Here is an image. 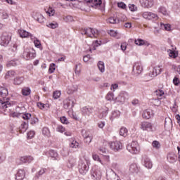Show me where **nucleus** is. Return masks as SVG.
Listing matches in <instances>:
<instances>
[{
	"mask_svg": "<svg viewBox=\"0 0 180 180\" xmlns=\"http://www.w3.org/2000/svg\"><path fill=\"white\" fill-rule=\"evenodd\" d=\"M161 29H163V30H167V32H171V25L169 24H160Z\"/></svg>",
	"mask_w": 180,
	"mask_h": 180,
	"instance_id": "obj_38",
	"label": "nucleus"
},
{
	"mask_svg": "<svg viewBox=\"0 0 180 180\" xmlns=\"http://www.w3.org/2000/svg\"><path fill=\"white\" fill-rule=\"evenodd\" d=\"M115 98V94L112 92H108L107 95L105 96L106 101H113Z\"/></svg>",
	"mask_w": 180,
	"mask_h": 180,
	"instance_id": "obj_46",
	"label": "nucleus"
},
{
	"mask_svg": "<svg viewBox=\"0 0 180 180\" xmlns=\"http://www.w3.org/2000/svg\"><path fill=\"white\" fill-rule=\"evenodd\" d=\"M79 147V143H78L75 140H72L70 144V148H78Z\"/></svg>",
	"mask_w": 180,
	"mask_h": 180,
	"instance_id": "obj_43",
	"label": "nucleus"
},
{
	"mask_svg": "<svg viewBox=\"0 0 180 180\" xmlns=\"http://www.w3.org/2000/svg\"><path fill=\"white\" fill-rule=\"evenodd\" d=\"M129 8L131 11V12H136V11H137V6L134 4H129Z\"/></svg>",
	"mask_w": 180,
	"mask_h": 180,
	"instance_id": "obj_59",
	"label": "nucleus"
},
{
	"mask_svg": "<svg viewBox=\"0 0 180 180\" xmlns=\"http://www.w3.org/2000/svg\"><path fill=\"white\" fill-rule=\"evenodd\" d=\"M63 106L65 109H68L70 106L72 108L74 106V101L71 100L70 98H68L63 101Z\"/></svg>",
	"mask_w": 180,
	"mask_h": 180,
	"instance_id": "obj_23",
	"label": "nucleus"
},
{
	"mask_svg": "<svg viewBox=\"0 0 180 180\" xmlns=\"http://www.w3.org/2000/svg\"><path fill=\"white\" fill-rule=\"evenodd\" d=\"M142 16L146 20H158V15L153 12L145 11L142 13Z\"/></svg>",
	"mask_w": 180,
	"mask_h": 180,
	"instance_id": "obj_10",
	"label": "nucleus"
},
{
	"mask_svg": "<svg viewBox=\"0 0 180 180\" xmlns=\"http://www.w3.org/2000/svg\"><path fill=\"white\" fill-rule=\"evenodd\" d=\"M34 44L35 47H37V49H40V46H41V43L37 39L34 40Z\"/></svg>",
	"mask_w": 180,
	"mask_h": 180,
	"instance_id": "obj_62",
	"label": "nucleus"
},
{
	"mask_svg": "<svg viewBox=\"0 0 180 180\" xmlns=\"http://www.w3.org/2000/svg\"><path fill=\"white\" fill-rule=\"evenodd\" d=\"M158 11L160 13H162V15H164L165 16H167L168 15V11H167V8L164 6H160Z\"/></svg>",
	"mask_w": 180,
	"mask_h": 180,
	"instance_id": "obj_41",
	"label": "nucleus"
},
{
	"mask_svg": "<svg viewBox=\"0 0 180 180\" xmlns=\"http://www.w3.org/2000/svg\"><path fill=\"white\" fill-rule=\"evenodd\" d=\"M141 5L143 8H153L154 0H142Z\"/></svg>",
	"mask_w": 180,
	"mask_h": 180,
	"instance_id": "obj_21",
	"label": "nucleus"
},
{
	"mask_svg": "<svg viewBox=\"0 0 180 180\" xmlns=\"http://www.w3.org/2000/svg\"><path fill=\"white\" fill-rule=\"evenodd\" d=\"M56 71V64L51 63L49 66V74H53Z\"/></svg>",
	"mask_w": 180,
	"mask_h": 180,
	"instance_id": "obj_56",
	"label": "nucleus"
},
{
	"mask_svg": "<svg viewBox=\"0 0 180 180\" xmlns=\"http://www.w3.org/2000/svg\"><path fill=\"white\" fill-rule=\"evenodd\" d=\"M75 3H72L70 4V6H73V8H79L81 6L79 4H81V1L79 0L75 1Z\"/></svg>",
	"mask_w": 180,
	"mask_h": 180,
	"instance_id": "obj_58",
	"label": "nucleus"
},
{
	"mask_svg": "<svg viewBox=\"0 0 180 180\" xmlns=\"http://www.w3.org/2000/svg\"><path fill=\"white\" fill-rule=\"evenodd\" d=\"M78 169L79 174L82 175H86L88 171H89V165H88V162L81 160L78 165Z\"/></svg>",
	"mask_w": 180,
	"mask_h": 180,
	"instance_id": "obj_7",
	"label": "nucleus"
},
{
	"mask_svg": "<svg viewBox=\"0 0 180 180\" xmlns=\"http://www.w3.org/2000/svg\"><path fill=\"white\" fill-rule=\"evenodd\" d=\"M164 71V66L162 65H158L155 67L153 70H151L146 77H145V81L148 82L151 81L153 78H155L157 75H159V74H161Z\"/></svg>",
	"mask_w": 180,
	"mask_h": 180,
	"instance_id": "obj_3",
	"label": "nucleus"
},
{
	"mask_svg": "<svg viewBox=\"0 0 180 180\" xmlns=\"http://www.w3.org/2000/svg\"><path fill=\"white\" fill-rule=\"evenodd\" d=\"M92 158H93L94 161H97V162L101 163V159L98 154L92 153Z\"/></svg>",
	"mask_w": 180,
	"mask_h": 180,
	"instance_id": "obj_53",
	"label": "nucleus"
},
{
	"mask_svg": "<svg viewBox=\"0 0 180 180\" xmlns=\"http://www.w3.org/2000/svg\"><path fill=\"white\" fill-rule=\"evenodd\" d=\"M15 75H16V72H15V71L9 70L6 73L4 78L5 79H8L9 81L12 79Z\"/></svg>",
	"mask_w": 180,
	"mask_h": 180,
	"instance_id": "obj_28",
	"label": "nucleus"
},
{
	"mask_svg": "<svg viewBox=\"0 0 180 180\" xmlns=\"http://www.w3.org/2000/svg\"><path fill=\"white\" fill-rule=\"evenodd\" d=\"M82 115H84V116H91V114L92 113V108H88L86 107H84L82 108Z\"/></svg>",
	"mask_w": 180,
	"mask_h": 180,
	"instance_id": "obj_32",
	"label": "nucleus"
},
{
	"mask_svg": "<svg viewBox=\"0 0 180 180\" xmlns=\"http://www.w3.org/2000/svg\"><path fill=\"white\" fill-rule=\"evenodd\" d=\"M78 87L77 86H72L68 88V94H74L77 92Z\"/></svg>",
	"mask_w": 180,
	"mask_h": 180,
	"instance_id": "obj_44",
	"label": "nucleus"
},
{
	"mask_svg": "<svg viewBox=\"0 0 180 180\" xmlns=\"http://www.w3.org/2000/svg\"><path fill=\"white\" fill-rule=\"evenodd\" d=\"M35 134H36V133L34 132V131H30L27 134V136L28 139H33V137H34Z\"/></svg>",
	"mask_w": 180,
	"mask_h": 180,
	"instance_id": "obj_61",
	"label": "nucleus"
},
{
	"mask_svg": "<svg viewBox=\"0 0 180 180\" xmlns=\"http://www.w3.org/2000/svg\"><path fill=\"white\" fill-rule=\"evenodd\" d=\"M127 150L131 154H139L140 153V145L137 141H132L127 146Z\"/></svg>",
	"mask_w": 180,
	"mask_h": 180,
	"instance_id": "obj_6",
	"label": "nucleus"
},
{
	"mask_svg": "<svg viewBox=\"0 0 180 180\" xmlns=\"http://www.w3.org/2000/svg\"><path fill=\"white\" fill-rule=\"evenodd\" d=\"M171 110H172V112H174V113H176V112H178V105H176V103H174L172 105V107L171 108Z\"/></svg>",
	"mask_w": 180,
	"mask_h": 180,
	"instance_id": "obj_63",
	"label": "nucleus"
},
{
	"mask_svg": "<svg viewBox=\"0 0 180 180\" xmlns=\"http://www.w3.org/2000/svg\"><path fill=\"white\" fill-rule=\"evenodd\" d=\"M49 156L53 161L58 160V153H57V152H56L55 150H49Z\"/></svg>",
	"mask_w": 180,
	"mask_h": 180,
	"instance_id": "obj_31",
	"label": "nucleus"
},
{
	"mask_svg": "<svg viewBox=\"0 0 180 180\" xmlns=\"http://www.w3.org/2000/svg\"><path fill=\"white\" fill-rule=\"evenodd\" d=\"M140 129L143 131H154V126H153L151 122H142L140 124Z\"/></svg>",
	"mask_w": 180,
	"mask_h": 180,
	"instance_id": "obj_9",
	"label": "nucleus"
},
{
	"mask_svg": "<svg viewBox=\"0 0 180 180\" xmlns=\"http://www.w3.org/2000/svg\"><path fill=\"white\" fill-rule=\"evenodd\" d=\"M37 106L38 108H39V109H41V110H46V109H49L50 108V104L49 103H42L41 102H39L37 103Z\"/></svg>",
	"mask_w": 180,
	"mask_h": 180,
	"instance_id": "obj_33",
	"label": "nucleus"
},
{
	"mask_svg": "<svg viewBox=\"0 0 180 180\" xmlns=\"http://www.w3.org/2000/svg\"><path fill=\"white\" fill-rule=\"evenodd\" d=\"M143 165L146 168H148V169H151V168H153V162L148 158H146L144 160Z\"/></svg>",
	"mask_w": 180,
	"mask_h": 180,
	"instance_id": "obj_35",
	"label": "nucleus"
},
{
	"mask_svg": "<svg viewBox=\"0 0 180 180\" xmlns=\"http://www.w3.org/2000/svg\"><path fill=\"white\" fill-rule=\"evenodd\" d=\"M107 23H111L112 25H115L116 23L117 20L115 17H110L106 20Z\"/></svg>",
	"mask_w": 180,
	"mask_h": 180,
	"instance_id": "obj_55",
	"label": "nucleus"
},
{
	"mask_svg": "<svg viewBox=\"0 0 180 180\" xmlns=\"http://www.w3.org/2000/svg\"><path fill=\"white\" fill-rule=\"evenodd\" d=\"M9 94L8 89L5 87H0V95L1 98H0V103L1 105L2 109L6 110L8 108H11V102H9V98L6 97Z\"/></svg>",
	"mask_w": 180,
	"mask_h": 180,
	"instance_id": "obj_1",
	"label": "nucleus"
},
{
	"mask_svg": "<svg viewBox=\"0 0 180 180\" xmlns=\"http://www.w3.org/2000/svg\"><path fill=\"white\" fill-rule=\"evenodd\" d=\"M120 134L123 137H126V136H127V129L122 127L120 130Z\"/></svg>",
	"mask_w": 180,
	"mask_h": 180,
	"instance_id": "obj_47",
	"label": "nucleus"
},
{
	"mask_svg": "<svg viewBox=\"0 0 180 180\" xmlns=\"http://www.w3.org/2000/svg\"><path fill=\"white\" fill-rule=\"evenodd\" d=\"M109 162H110V156L103 155V160L101 159L100 164H101L103 167H108L109 165Z\"/></svg>",
	"mask_w": 180,
	"mask_h": 180,
	"instance_id": "obj_20",
	"label": "nucleus"
},
{
	"mask_svg": "<svg viewBox=\"0 0 180 180\" xmlns=\"http://www.w3.org/2000/svg\"><path fill=\"white\" fill-rule=\"evenodd\" d=\"M110 147L113 151H119L123 148V144L119 141H113L110 143Z\"/></svg>",
	"mask_w": 180,
	"mask_h": 180,
	"instance_id": "obj_11",
	"label": "nucleus"
},
{
	"mask_svg": "<svg viewBox=\"0 0 180 180\" xmlns=\"http://www.w3.org/2000/svg\"><path fill=\"white\" fill-rule=\"evenodd\" d=\"M34 19L37 20V22H39V23H44V22H46V18L44 16L39 13H35Z\"/></svg>",
	"mask_w": 180,
	"mask_h": 180,
	"instance_id": "obj_26",
	"label": "nucleus"
},
{
	"mask_svg": "<svg viewBox=\"0 0 180 180\" xmlns=\"http://www.w3.org/2000/svg\"><path fill=\"white\" fill-rule=\"evenodd\" d=\"M16 65H18L16 60L8 61L6 64V67H16Z\"/></svg>",
	"mask_w": 180,
	"mask_h": 180,
	"instance_id": "obj_51",
	"label": "nucleus"
},
{
	"mask_svg": "<svg viewBox=\"0 0 180 180\" xmlns=\"http://www.w3.org/2000/svg\"><path fill=\"white\" fill-rule=\"evenodd\" d=\"M127 99H129V94L126 91H122L116 98L117 101L120 102V103H124Z\"/></svg>",
	"mask_w": 180,
	"mask_h": 180,
	"instance_id": "obj_13",
	"label": "nucleus"
},
{
	"mask_svg": "<svg viewBox=\"0 0 180 180\" xmlns=\"http://www.w3.org/2000/svg\"><path fill=\"white\" fill-rule=\"evenodd\" d=\"M152 103L155 106H160L161 105V101L160 100V98H155L152 101Z\"/></svg>",
	"mask_w": 180,
	"mask_h": 180,
	"instance_id": "obj_57",
	"label": "nucleus"
},
{
	"mask_svg": "<svg viewBox=\"0 0 180 180\" xmlns=\"http://www.w3.org/2000/svg\"><path fill=\"white\" fill-rule=\"evenodd\" d=\"M108 34H110V36H111L112 37H117V39H119V37H117V34H119V33L117 32V31H115L113 30H111L109 31Z\"/></svg>",
	"mask_w": 180,
	"mask_h": 180,
	"instance_id": "obj_50",
	"label": "nucleus"
},
{
	"mask_svg": "<svg viewBox=\"0 0 180 180\" xmlns=\"http://www.w3.org/2000/svg\"><path fill=\"white\" fill-rule=\"evenodd\" d=\"M152 146H153V148H156L157 150H158V148H160L161 147V144L160 143V142L158 141H154L152 143Z\"/></svg>",
	"mask_w": 180,
	"mask_h": 180,
	"instance_id": "obj_54",
	"label": "nucleus"
},
{
	"mask_svg": "<svg viewBox=\"0 0 180 180\" xmlns=\"http://www.w3.org/2000/svg\"><path fill=\"white\" fill-rule=\"evenodd\" d=\"M167 53L171 58H176L178 57V51L175 50L167 49Z\"/></svg>",
	"mask_w": 180,
	"mask_h": 180,
	"instance_id": "obj_34",
	"label": "nucleus"
},
{
	"mask_svg": "<svg viewBox=\"0 0 180 180\" xmlns=\"http://www.w3.org/2000/svg\"><path fill=\"white\" fill-rule=\"evenodd\" d=\"M77 164V159L74 158H70L67 163L68 168H74Z\"/></svg>",
	"mask_w": 180,
	"mask_h": 180,
	"instance_id": "obj_27",
	"label": "nucleus"
},
{
	"mask_svg": "<svg viewBox=\"0 0 180 180\" xmlns=\"http://www.w3.org/2000/svg\"><path fill=\"white\" fill-rule=\"evenodd\" d=\"M42 134L46 137H50V130L47 127H44L42 129Z\"/></svg>",
	"mask_w": 180,
	"mask_h": 180,
	"instance_id": "obj_48",
	"label": "nucleus"
},
{
	"mask_svg": "<svg viewBox=\"0 0 180 180\" xmlns=\"http://www.w3.org/2000/svg\"><path fill=\"white\" fill-rule=\"evenodd\" d=\"M32 92L30 88L29 87H24L22 89V94L24 96H29V94Z\"/></svg>",
	"mask_w": 180,
	"mask_h": 180,
	"instance_id": "obj_36",
	"label": "nucleus"
},
{
	"mask_svg": "<svg viewBox=\"0 0 180 180\" xmlns=\"http://www.w3.org/2000/svg\"><path fill=\"white\" fill-rule=\"evenodd\" d=\"M48 16H54L56 14V10L51 7H49L48 10L46 11Z\"/></svg>",
	"mask_w": 180,
	"mask_h": 180,
	"instance_id": "obj_39",
	"label": "nucleus"
},
{
	"mask_svg": "<svg viewBox=\"0 0 180 180\" xmlns=\"http://www.w3.org/2000/svg\"><path fill=\"white\" fill-rule=\"evenodd\" d=\"M23 81H25L23 77H16L14 78L13 84L14 85H20L21 84H23Z\"/></svg>",
	"mask_w": 180,
	"mask_h": 180,
	"instance_id": "obj_29",
	"label": "nucleus"
},
{
	"mask_svg": "<svg viewBox=\"0 0 180 180\" xmlns=\"http://www.w3.org/2000/svg\"><path fill=\"white\" fill-rule=\"evenodd\" d=\"M167 161L170 162L171 164H174V162H176L177 157L176 155H175L174 153H169L167 154Z\"/></svg>",
	"mask_w": 180,
	"mask_h": 180,
	"instance_id": "obj_22",
	"label": "nucleus"
},
{
	"mask_svg": "<svg viewBox=\"0 0 180 180\" xmlns=\"http://www.w3.org/2000/svg\"><path fill=\"white\" fill-rule=\"evenodd\" d=\"M18 33L20 37H22V38L31 37V39H33V35L25 30H18Z\"/></svg>",
	"mask_w": 180,
	"mask_h": 180,
	"instance_id": "obj_24",
	"label": "nucleus"
},
{
	"mask_svg": "<svg viewBox=\"0 0 180 180\" xmlns=\"http://www.w3.org/2000/svg\"><path fill=\"white\" fill-rule=\"evenodd\" d=\"M46 26L49 29H57L58 27V23L57 22H49L46 24Z\"/></svg>",
	"mask_w": 180,
	"mask_h": 180,
	"instance_id": "obj_37",
	"label": "nucleus"
},
{
	"mask_svg": "<svg viewBox=\"0 0 180 180\" xmlns=\"http://www.w3.org/2000/svg\"><path fill=\"white\" fill-rule=\"evenodd\" d=\"M56 131H58L59 133H64V131H65V128L61 125H58L56 128Z\"/></svg>",
	"mask_w": 180,
	"mask_h": 180,
	"instance_id": "obj_60",
	"label": "nucleus"
},
{
	"mask_svg": "<svg viewBox=\"0 0 180 180\" xmlns=\"http://www.w3.org/2000/svg\"><path fill=\"white\" fill-rule=\"evenodd\" d=\"M135 44H136V46H146L147 44V41L141 39H138L135 40Z\"/></svg>",
	"mask_w": 180,
	"mask_h": 180,
	"instance_id": "obj_40",
	"label": "nucleus"
},
{
	"mask_svg": "<svg viewBox=\"0 0 180 180\" xmlns=\"http://www.w3.org/2000/svg\"><path fill=\"white\" fill-rule=\"evenodd\" d=\"M84 2L91 8H95V9H99L100 11H103L105 8V6L102 4V0H84Z\"/></svg>",
	"mask_w": 180,
	"mask_h": 180,
	"instance_id": "obj_4",
	"label": "nucleus"
},
{
	"mask_svg": "<svg viewBox=\"0 0 180 180\" xmlns=\"http://www.w3.org/2000/svg\"><path fill=\"white\" fill-rule=\"evenodd\" d=\"M12 36L8 32L3 33L2 36L0 38V44L1 46H8L9 44V41H11V39Z\"/></svg>",
	"mask_w": 180,
	"mask_h": 180,
	"instance_id": "obj_8",
	"label": "nucleus"
},
{
	"mask_svg": "<svg viewBox=\"0 0 180 180\" xmlns=\"http://www.w3.org/2000/svg\"><path fill=\"white\" fill-rule=\"evenodd\" d=\"M61 96V91H55L53 94V99H58Z\"/></svg>",
	"mask_w": 180,
	"mask_h": 180,
	"instance_id": "obj_52",
	"label": "nucleus"
},
{
	"mask_svg": "<svg viewBox=\"0 0 180 180\" xmlns=\"http://www.w3.org/2000/svg\"><path fill=\"white\" fill-rule=\"evenodd\" d=\"M13 117H22L24 120H29L32 118V114L26 112L25 107H17L15 112L12 114Z\"/></svg>",
	"mask_w": 180,
	"mask_h": 180,
	"instance_id": "obj_2",
	"label": "nucleus"
},
{
	"mask_svg": "<svg viewBox=\"0 0 180 180\" xmlns=\"http://www.w3.org/2000/svg\"><path fill=\"white\" fill-rule=\"evenodd\" d=\"M63 20L67 23H70V22H72L74 20V18L71 15H66L63 17Z\"/></svg>",
	"mask_w": 180,
	"mask_h": 180,
	"instance_id": "obj_49",
	"label": "nucleus"
},
{
	"mask_svg": "<svg viewBox=\"0 0 180 180\" xmlns=\"http://www.w3.org/2000/svg\"><path fill=\"white\" fill-rule=\"evenodd\" d=\"M31 50L32 49H25L22 57L25 60H32V58H34V53H32Z\"/></svg>",
	"mask_w": 180,
	"mask_h": 180,
	"instance_id": "obj_16",
	"label": "nucleus"
},
{
	"mask_svg": "<svg viewBox=\"0 0 180 180\" xmlns=\"http://www.w3.org/2000/svg\"><path fill=\"white\" fill-rule=\"evenodd\" d=\"M60 122L61 123H63V124H68V123H70L68 122V120L67 119V117H60Z\"/></svg>",
	"mask_w": 180,
	"mask_h": 180,
	"instance_id": "obj_64",
	"label": "nucleus"
},
{
	"mask_svg": "<svg viewBox=\"0 0 180 180\" xmlns=\"http://www.w3.org/2000/svg\"><path fill=\"white\" fill-rule=\"evenodd\" d=\"M155 94L158 99H165V98H167V94H165L162 89L156 90Z\"/></svg>",
	"mask_w": 180,
	"mask_h": 180,
	"instance_id": "obj_25",
	"label": "nucleus"
},
{
	"mask_svg": "<svg viewBox=\"0 0 180 180\" xmlns=\"http://www.w3.org/2000/svg\"><path fill=\"white\" fill-rule=\"evenodd\" d=\"M142 116L143 119H151L154 116V112L151 109H147L143 111Z\"/></svg>",
	"mask_w": 180,
	"mask_h": 180,
	"instance_id": "obj_19",
	"label": "nucleus"
},
{
	"mask_svg": "<svg viewBox=\"0 0 180 180\" xmlns=\"http://www.w3.org/2000/svg\"><path fill=\"white\" fill-rule=\"evenodd\" d=\"M92 171V176H94L95 179L99 180L102 178V171L101 170V167L95 166Z\"/></svg>",
	"mask_w": 180,
	"mask_h": 180,
	"instance_id": "obj_14",
	"label": "nucleus"
},
{
	"mask_svg": "<svg viewBox=\"0 0 180 180\" xmlns=\"http://www.w3.org/2000/svg\"><path fill=\"white\" fill-rule=\"evenodd\" d=\"M28 127H29V124L26 122H23L21 124L20 129L22 130V131H26V130H27Z\"/></svg>",
	"mask_w": 180,
	"mask_h": 180,
	"instance_id": "obj_45",
	"label": "nucleus"
},
{
	"mask_svg": "<svg viewBox=\"0 0 180 180\" xmlns=\"http://www.w3.org/2000/svg\"><path fill=\"white\" fill-rule=\"evenodd\" d=\"M132 71L135 77H139L143 72V65L140 63H135Z\"/></svg>",
	"mask_w": 180,
	"mask_h": 180,
	"instance_id": "obj_12",
	"label": "nucleus"
},
{
	"mask_svg": "<svg viewBox=\"0 0 180 180\" xmlns=\"http://www.w3.org/2000/svg\"><path fill=\"white\" fill-rule=\"evenodd\" d=\"M25 176H26V172H25V169H18V171L15 175V179L16 180H23V179H25Z\"/></svg>",
	"mask_w": 180,
	"mask_h": 180,
	"instance_id": "obj_18",
	"label": "nucleus"
},
{
	"mask_svg": "<svg viewBox=\"0 0 180 180\" xmlns=\"http://www.w3.org/2000/svg\"><path fill=\"white\" fill-rule=\"evenodd\" d=\"M81 33L82 35L87 36V37H98V31L96 29L94 28H84L81 30Z\"/></svg>",
	"mask_w": 180,
	"mask_h": 180,
	"instance_id": "obj_5",
	"label": "nucleus"
},
{
	"mask_svg": "<svg viewBox=\"0 0 180 180\" xmlns=\"http://www.w3.org/2000/svg\"><path fill=\"white\" fill-rule=\"evenodd\" d=\"M129 172H131V174H137V172H139V167H137V165L131 164L129 166Z\"/></svg>",
	"mask_w": 180,
	"mask_h": 180,
	"instance_id": "obj_30",
	"label": "nucleus"
},
{
	"mask_svg": "<svg viewBox=\"0 0 180 180\" xmlns=\"http://www.w3.org/2000/svg\"><path fill=\"white\" fill-rule=\"evenodd\" d=\"M98 68L101 72H105V63L99 61L98 63Z\"/></svg>",
	"mask_w": 180,
	"mask_h": 180,
	"instance_id": "obj_42",
	"label": "nucleus"
},
{
	"mask_svg": "<svg viewBox=\"0 0 180 180\" xmlns=\"http://www.w3.org/2000/svg\"><path fill=\"white\" fill-rule=\"evenodd\" d=\"M33 160H34L33 156H30V155L22 156L21 158H20V164H30V162H32Z\"/></svg>",
	"mask_w": 180,
	"mask_h": 180,
	"instance_id": "obj_15",
	"label": "nucleus"
},
{
	"mask_svg": "<svg viewBox=\"0 0 180 180\" xmlns=\"http://www.w3.org/2000/svg\"><path fill=\"white\" fill-rule=\"evenodd\" d=\"M82 136L84 137V141L86 143V144H90V143L92 141V135L89 134L86 131H82Z\"/></svg>",
	"mask_w": 180,
	"mask_h": 180,
	"instance_id": "obj_17",
	"label": "nucleus"
}]
</instances>
